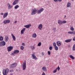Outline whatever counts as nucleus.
<instances>
[{
  "instance_id": "1",
  "label": "nucleus",
  "mask_w": 75,
  "mask_h": 75,
  "mask_svg": "<svg viewBox=\"0 0 75 75\" xmlns=\"http://www.w3.org/2000/svg\"><path fill=\"white\" fill-rule=\"evenodd\" d=\"M44 8H41L40 10L37 11L36 9L34 8L31 14V15H35L37 13V11L38 14H40L41 12H42L44 11Z\"/></svg>"
},
{
  "instance_id": "2",
  "label": "nucleus",
  "mask_w": 75,
  "mask_h": 75,
  "mask_svg": "<svg viewBox=\"0 0 75 75\" xmlns=\"http://www.w3.org/2000/svg\"><path fill=\"white\" fill-rule=\"evenodd\" d=\"M17 64L16 63H13L10 65V68H14L17 67Z\"/></svg>"
},
{
  "instance_id": "3",
  "label": "nucleus",
  "mask_w": 75,
  "mask_h": 75,
  "mask_svg": "<svg viewBox=\"0 0 75 75\" xmlns=\"http://www.w3.org/2000/svg\"><path fill=\"white\" fill-rule=\"evenodd\" d=\"M8 72H9V69H8L7 68L6 70L4 69L3 71V74L4 75H7L6 73L8 74Z\"/></svg>"
},
{
  "instance_id": "4",
  "label": "nucleus",
  "mask_w": 75,
  "mask_h": 75,
  "mask_svg": "<svg viewBox=\"0 0 75 75\" xmlns=\"http://www.w3.org/2000/svg\"><path fill=\"white\" fill-rule=\"evenodd\" d=\"M19 50H16L13 51V52L11 54V55H14L15 54L19 53Z\"/></svg>"
},
{
  "instance_id": "5",
  "label": "nucleus",
  "mask_w": 75,
  "mask_h": 75,
  "mask_svg": "<svg viewBox=\"0 0 75 75\" xmlns=\"http://www.w3.org/2000/svg\"><path fill=\"white\" fill-rule=\"evenodd\" d=\"M23 71H24L26 69V63L25 62H25L23 63Z\"/></svg>"
},
{
  "instance_id": "6",
  "label": "nucleus",
  "mask_w": 75,
  "mask_h": 75,
  "mask_svg": "<svg viewBox=\"0 0 75 75\" xmlns=\"http://www.w3.org/2000/svg\"><path fill=\"white\" fill-rule=\"evenodd\" d=\"M6 45V42L4 41H2L1 42H0V47L2 46H4Z\"/></svg>"
},
{
  "instance_id": "7",
  "label": "nucleus",
  "mask_w": 75,
  "mask_h": 75,
  "mask_svg": "<svg viewBox=\"0 0 75 75\" xmlns=\"http://www.w3.org/2000/svg\"><path fill=\"white\" fill-rule=\"evenodd\" d=\"M13 49V47L12 46H9L7 48V49L8 52H10V51H11Z\"/></svg>"
},
{
  "instance_id": "8",
  "label": "nucleus",
  "mask_w": 75,
  "mask_h": 75,
  "mask_svg": "<svg viewBox=\"0 0 75 75\" xmlns=\"http://www.w3.org/2000/svg\"><path fill=\"white\" fill-rule=\"evenodd\" d=\"M3 23L4 24H8V23H10V20H6L4 21Z\"/></svg>"
},
{
  "instance_id": "9",
  "label": "nucleus",
  "mask_w": 75,
  "mask_h": 75,
  "mask_svg": "<svg viewBox=\"0 0 75 75\" xmlns=\"http://www.w3.org/2000/svg\"><path fill=\"white\" fill-rule=\"evenodd\" d=\"M19 1V0H15L13 3V5H16L18 3Z\"/></svg>"
},
{
  "instance_id": "10",
  "label": "nucleus",
  "mask_w": 75,
  "mask_h": 75,
  "mask_svg": "<svg viewBox=\"0 0 75 75\" xmlns=\"http://www.w3.org/2000/svg\"><path fill=\"white\" fill-rule=\"evenodd\" d=\"M31 26V24H29L25 25L24 27H25V28H30Z\"/></svg>"
},
{
  "instance_id": "11",
  "label": "nucleus",
  "mask_w": 75,
  "mask_h": 75,
  "mask_svg": "<svg viewBox=\"0 0 75 75\" xmlns=\"http://www.w3.org/2000/svg\"><path fill=\"white\" fill-rule=\"evenodd\" d=\"M8 7L9 9H10L11 8H12L13 7V6H11V5L10 4H7Z\"/></svg>"
},
{
  "instance_id": "12",
  "label": "nucleus",
  "mask_w": 75,
  "mask_h": 75,
  "mask_svg": "<svg viewBox=\"0 0 75 75\" xmlns=\"http://www.w3.org/2000/svg\"><path fill=\"white\" fill-rule=\"evenodd\" d=\"M32 56L33 57L32 58L33 59H37V57H36V56H35V55L34 54H33L32 55Z\"/></svg>"
},
{
  "instance_id": "13",
  "label": "nucleus",
  "mask_w": 75,
  "mask_h": 75,
  "mask_svg": "<svg viewBox=\"0 0 75 75\" xmlns=\"http://www.w3.org/2000/svg\"><path fill=\"white\" fill-rule=\"evenodd\" d=\"M56 44L58 46H61V42L60 41H58L56 42Z\"/></svg>"
},
{
  "instance_id": "14",
  "label": "nucleus",
  "mask_w": 75,
  "mask_h": 75,
  "mask_svg": "<svg viewBox=\"0 0 75 75\" xmlns=\"http://www.w3.org/2000/svg\"><path fill=\"white\" fill-rule=\"evenodd\" d=\"M8 15V12L5 13L4 15L3 18H5L6 17H7V16Z\"/></svg>"
},
{
  "instance_id": "15",
  "label": "nucleus",
  "mask_w": 75,
  "mask_h": 75,
  "mask_svg": "<svg viewBox=\"0 0 75 75\" xmlns=\"http://www.w3.org/2000/svg\"><path fill=\"white\" fill-rule=\"evenodd\" d=\"M71 40H72V39H68V40H65V42L68 43V42H71Z\"/></svg>"
},
{
  "instance_id": "16",
  "label": "nucleus",
  "mask_w": 75,
  "mask_h": 75,
  "mask_svg": "<svg viewBox=\"0 0 75 75\" xmlns=\"http://www.w3.org/2000/svg\"><path fill=\"white\" fill-rule=\"evenodd\" d=\"M11 35L12 36V38H13V40H14V41H15L16 40V37H15V36H14V35H13V33H11Z\"/></svg>"
},
{
  "instance_id": "17",
  "label": "nucleus",
  "mask_w": 75,
  "mask_h": 75,
  "mask_svg": "<svg viewBox=\"0 0 75 75\" xmlns=\"http://www.w3.org/2000/svg\"><path fill=\"white\" fill-rule=\"evenodd\" d=\"M8 40V37L7 36H5V41L6 42H7Z\"/></svg>"
},
{
  "instance_id": "18",
  "label": "nucleus",
  "mask_w": 75,
  "mask_h": 75,
  "mask_svg": "<svg viewBox=\"0 0 75 75\" xmlns=\"http://www.w3.org/2000/svg\"><path fill=\"white\" fill-rule=\"evenodd\" d=\"M25 30V28H23L21 31V34H24V32Z\"/></svg>"
},
{
  "instance_id": "19",
  "label": "nucleus",
  "mask_w": 75,
  "mask_h": 75,
  "mask_svg": "<svg viewBox=\"0 0 75 75\" xmlns=\"http://www.w3.org/2000/svg\"><path fill=\"white\" fill-rule=\"evenodd\" d=\"M58 24H59V25H61L62 24V21H61V20H59L58 21Z\"/></svg>"
},
{
  "instance_id": "20",
  "label": "nucleus",
  "mask_w": 75,
  "mask_h": 75,
  "mask_svg": "<svg viewBox=\"0 0 75 75\" xmlns=\"http://www.w3.org/2000/svg\"><path fill=\"white\" fill-rule=\"evenodd\" d=\"M42 70L43 71H47V69L46 68V67H42Z\"/></svg>"
},
{
  "instance_id": "21",
  "label": "nucleus",
  "mask_w": 75,
  "mask_h": 75,
  "mask_svg": "<svg viewBox=\"0 0 75 75\" xmlns=\"http://www.w3.org/2000/svg\"><path fill=\"white\" fill-rule=\"evenodd\" d=\"M36 37H37V34H36V33H35L32 35V37H33V38H35Z\"/></svg>"
},
{
  "instance_id": "22",
  "label": "nucleus",
  "mask_w": 75,
  "mask_h": 75,
  "mask_svg": "<svg viewBox=\"0 0 75 75\" xmlns=\"http://www.w3.org/2000/svg\"><path fill=\"white\" fill-rule=\"evenodd\" d=\"M42 28V25L40 24L38 26V28Z\"/></svg>"
},
{
  "instance_id": "23",
  "label": "nucleus",
  "mask_w": 75,
  "mask_h": 75,
  "mask_svg": "<svg viewBox=\"0 0 75 75\" xmlns=\"http://www.w3.org/2000/svg\"><path fill=\"white\" fill-rule=\"evenodd\" d=\"M19 7V5H16L15 6L14 8L15 9H17Z\"/></svg>"
},
{
  "instance_id": "24",
  "label": "nucleus",
  "mask_w": 75,
  "mask_h": 75,
  "mask_svg": "<svg viewBox=\"0 0 75 75\" xmlns=\"http://www.w3.org/2000/svg\"><path fill=\"white\" fill-rule=\"evenodd\" d=\"M69 57L70 58L72 59H74V58H75L73 57V56L72 55H70Z\"/></svg>"
},
{
  "instance_id": "25",
  "label": "nucleus",
  "mask_w": 75,
  "mask_h": 75,
  "mask_svg": "<svg viewBox=\"0 0 75 75\" xmlns=\"http://www.w3.org/2000/svg\"><path fill=\"white\" fill-rule=\"evenodd\" d=\"M57 69H58V68H56V70H54L53 71V73H56V72H57Z\"/></svg>"
},
{
  "instance_id": "26",
  "label": "nucleus",
  "mask_w": 75,
  "mask_h": 75,
  "mask_svg": "<svg viewBox=\"0 0 75 75\" xmlns=\"http://www.w3.org/2000/svg\"><path fill=\"white\" fill-rule=\"evenodd\" d=\"M70 4H71V3H68L67 4V7H70Z\"/></svg>"
},
{
  "instance_id": "27",
  "label": "nucleus",
  "mask_w": 75,
  "mask_h": 75,
  "mask_svg": "<svg viewBox=\"0 0 75 75\" xmlns=\"http://www.w3.org/2000/svg\"><path fill=\"white\" fill-rule=\"evenodd\" d=\"M54 48L55 50H56V51H57V50H58V47L57 46L54 47Z\"/></svg>"
},
{
  "instance_id": "28",
  "label": "nucleus",
  "mask_w": 75,
  "mask_h": 75,
  "mask_svg": "<svg viewBox=\"0 0 75 75\" xmlns=\"http://www.w3.org/2000/svg\"><path fill=\"white\" fill-rule=\"evenodd\" d=\"M3 38L2 37H0V41H3Z\"/></svg>"
},
{
  "instance_id": "29",
  "label": "nucleus",
  "mask_w": 75,
  "mask_h": 75,
  "mask_svg": "<svg viewBox=\"0 0 75 75\" xmlns=\"http://www.w3.org/2000/svg\"><path fill=\"white\" fill-rule=\"evenodd\" d=\"M31 48L32 50H34V49H35V47H34V46H31Z\"/></svg>"
},
{
  "instance_id": "30",
  "label": "nucleus",
  "mask_w": 75,
  "mask_h": 75,
  "mask_svg": "<svg viewBox=\"0 0 75 75\" xmlns=\"http://www.w3.org/2000/svg\"><path fill=\"white\" fill-rule=\"evenodd\" d=\"M67 23V21H62V24H65Z\"/></svg>"
},
{
  "instance_id": "31",
  "label": "nucleus",
  "mask_w": 75,
  "mask_h": 75,
  "mask_svg": "<svg viewBox=\"0 0 75 75\" xmlns=\"http://www.w3.org/2000/svg\"><path fill=\"white\" fill-rule=\"evenodd\" d=\"M21 50H24V47L23 46H21Z\"/></svg>"
},
{
  "instance_id": "32",
  "label": "nucleus",
  "mask_w": 75,
  "mask_h": 75,
  "mask_svg": "<svg viewBox=\"0 0 75 75\" xmlns=\"http://www.w3.org/2000/svg\"><path fill=\"white\" fill-rule=\"evenodd\" d=\"M41 42H40L38 44V46H41Z\"/></svg>"
},
{
  "instance_id": "33",
  "label": "nucleus",
  "mask_w": 75,
  "mask_h": 75,
  "mask_svg": "<svg viewBox=\"0 0 75 75\" xmlns=\"http://www.w3.org/2000/svg\"><path fill=\"white\" fill-rule=\"evenodd\" d=\"M49 50H52V47L50 46L49 47Z\"/></svg>"
},
{
  "instance_id": "34",
  "label": "nucleus",
  "mask_w": 75,
  "mask_h": 75,
  "mask_svg": "<svg viewBox=\"0 0 75 75\" xmlns=\"http://www.w3.org/2000/svg\"><path fill=\"white\" fill-rule=\"evenodd\" d=\"M68 33L69 34H73V32H68Z\"/></svg>"
},
{
  "instance_id": "35",
  "label": "nucleus",
  "mask_w": 75,
  "mask_h": 75,
  "mask_svg": "<svg viewBox=\"0 0 75 75\" xmlns=\"http://www.w3.org/2000/svg\"><path fill=\"white\" fill-rule=\"evenodd\" d=\"M53 46L54 47H56V43L55 42L53 43Z\"/></svg>"
},
{
  "instance_id": "36",
  "label": "nucleus",
  "mask_w": 75,
  "mask_h": 75,
  "mask_svg": "<svg viewBox=\"0 0 75 75\" xmlns=\"http://www.w3.org/2000/svg\"><path fill=\"white\" fill-rule=\"evenodd\" d=\"M48 53L49 55H50L51 54V52H50V51H48Z\"/></svg>"
},
{
  "instance_id": "37",
  "label": "nucleus",
  "mask_w": 75,
  "mask_h": 75,
  "mask_svg": "<svg viewBox=\"0 0 75 75\" xmlns=\"http://www.w3.org/2000/svg\"><path fill=\"white\" fill-rule=\"evenodd\" d=\"M13 71H14V70L13 69H12L10 71V72H13Z\"/></svg>"
},
{
  "instance_id": "38",
  "label": "nucleus",
  "mask_w": 75,
  "mask_h": 75,
  "mask_svg": "<svg viewBox=\"0 0 75 75\" xmlns=\"http://www.w3.org/2000/svg\"><path fill=\"white\" fill-rule=\"evenodd\" d=\"M71 30L72 31H74V28H71Z\"/></svg>"
},
{
  "instance_id": "39",
  "label": "nucleus",
  "mask_w": 75,
  "mask_h": 75,
  "mask_svg": "<svg viewBox=\"0 0 75 75\" xmlns=\"http://www.w3.org/2000/svg\"><path fill=\"white\" fill-rule=\"evenodd\" d=\"M73 41H75V36L73 38Z\"/></svg>"
},
{
  "instance_id": "40",
  "label": "nucleus",
  "mask_w": 75,
  "mask_h": 75,
  "mask_svg": "<svg viewBox=\"0 0 75 75\" xmlns=\"http://www.w3.org/2000/svg\"><path fill=\"white\" fill-rule=\"evenodd\" d=\"M42 75H45V73H44V72H43L42 74Z\"/></svg>"
},
{
  "instance_id": "41",
  "label": "nucleus",
  "mask_w": 75,
  "mask_h": 75,
  "mask_svg": "<svg viewBox=\"0 0 75 75\" xmlns=\"http://www.w3.org/2000/svg\"><path fill=\"white\" fill-rule=\"evenodd\" d=\"M22 45H23V46H25V44L24 43H22Z\"/></svg>"
},
{
  "instance_id": "42",
  "label": "nucleus",
  "mask_w": 75,
  "mask_h": 75,
  "mask_svg": "<svg viewBox=\"0 0 75 75\" xmlns=\"http://www.w3.org/2000/svg\"><path fill=\"white\" fill-rule=\"evenodd\" d=\"M73 34L75 35V31L73 32Z\"/></svg>"
},
{
  "instance_id": "43",
  "label": "nucleus",
  "mask_w": 75,
  "mask_h": 75,
  "mask_svg": "<svg viewBox=\"0 0 75 75\" xmlns=\"http://www.w3.org/2000/svg\"><path fill=\"white\" fill-rule=\"evenodd\" d=\"M42 56H44V53L42 52Z\"/></svg>"
},
{
  "instance_id": "44",
  "label": "nucleus",
  "mask_w": 75,
  "mask_h": 75,
  "mask_svg": "<svg viewBox=\"0 0 75 75\" xmlns=\"http://www.w3.org/2000/svg\"><path fill=\"white\" fill-rule=\"evenodd\" d=\"M58 70L59 71V69H60V68L59 67V66H58V68H57Z\"/></svg>"
},
{
  "instance_id": "45",
  "label": "nucleus",
  "mask_w": 75,
  "mask_h": 75,
  "mask_svg": "<svg viewBox=\"0 0 75 75\" xmlns=\"http://www.w3.org/2000/svg\"><path fill=\"white\" fill-rule=\"evenodd\" d=\"M54 1L55 2H57V1H58V0H54Z\"/></svg>"
},
{
  "instance_id": "46",
  "label": "nucleus",
  "mask_w": 75,
  "mask_h": 75,
  "mask_svg": "<svg viewBox=\"0 0 75 75\" xmlns=\"http://www.w3.org/2000/svg\"><path fill=\"white\" fill-rule=\"evenodd\" d=\"M57 1H59V2L61 1H62V0H57Z\"/></svg>"
},
{
  "instance_id": "47",
  "label": "nucleus",
  "mask_w": 75,
  "mask_h": 75,
  "mask_svg": "<svg viewBox=\"0 0 75 75\" xmlns=\"http://www.w3.org/2000/svg\"><path fill=\"white\" fill-rule=\"evenodd\" d=\"M1 15L2 16H3V13H1Z\"/></svg>"
},
{
  "instance_id": "48",
  "label": "nucleus",
  "mask_w": 75,
  "mask_h": 75,
  "mask_svg": "<svg viewBox=\"0 0 75 75\" xmlns=\"http://www.w3.org/2000/svg\"><path fill=\"white\" fill-rule=\"evenodd\" d=\"M55 30H56V29L55 28H54L53 29V30H54V31Z\"/></svg>"
},
{
  "instance_id": "49",
  "label": "nucleus",
  "mask_w": 75,
  "mask_h": 75,
  "mask_svg": "<svg viewBox=\"0 0 75 75\" xmlns=\"http://www.w3.org/2000/svg\"><path fill=\"white\" fill-rule=\"evenodd\" d=\"M17 23V21H15L14 22V23Z\"/></svg>"
},
{
  "instance_id": "50",
  "label": "nucleus",
  "mask_w": 75,
  "mask_h": 75,
  "mask_svg": "<svg viewBox=\"0 0 75 75\" xmlns=\"http://www.w3.org/2000/svg\"><path fill=\"white\" fill-rule=\"evenodd\" d=\"M71 28H73V27H72V26H71Z\"/></svg>"
},
{
  "instance_id": "51",
  "label": "nucleus",
  "mask_w": 75,
  "mask_h": 75,
  "mask_svg": "<svg viewBox=\"0 0 75 75\" xmlns=\"http://www.w3.org/2000/svg\"><path fill=\"white\" fill-rule=\"evenodd\" d=\"M66 17V16H64L65 18Z\"/></svg>"
},
{
  "instance_id": "52",
  "label": "nucleus",
  "mask_w": 75,
  "mask_h": 75,
  "mask_svg": "<svg viewBox=\"0 0 75 75\" xmlns=\"http://www.w3.org/2000/svg\"><path fill=\"white\" fill-rule=\"evenodd\" d=\"M10 75H13V74H10Z\"/></svg>"
},
{
  "instance_id": "53",
  "label": "nucleus",
  "mask_w": 75,
  "mask_h": 75,
  "mask_svg": "<svg viewBox=\"0 0 75 75\" xmlns=\"http://www.w3.org/2000/svg\"><path fill=\"white\" fill-rule=\"evenodd\" d=\"M72 0V1H73L74 0Z\"/></svg>"
},
{
  "instance_id": "54",
  "label": "nucleus",
  "mask_w": 75,
  "mask_h": 75,
  "mask_svg": "<svg viewBox=\"0 0 75 75\" xmlns=\"http://www.w3.org/2000/svg\"><path fill=\"white\" fill-rule=\"evenodd\" d=\"M40 30H41V28H40Z\"/></svg>"
}]
</instances>
